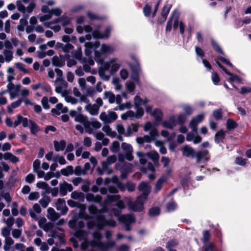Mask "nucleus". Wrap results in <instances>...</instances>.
<instances>
[{"label": "nucleus", "mask_w": 251, "mask_h": 251, "mask_svg": "<svg viewBox=\"0 0 251 251\" xmlns=\"http://www.w3.org/2000/svg\"><path fill=\"white\" fill-rule=\"evenodd\" d=\"M103 99L104 100H108L110 103H113L115 101V96L111 91H105L103 93Z\"/></svg>", "instance_id": "30"}, {"label": "nucleus", "mask_w": 251, "mask_h": 251, "mask_svg": "<svg viewBox=\"0 0 251 251\" xmlns=\"http://www.w3.org/2000/svg\"><path fill=\"white\" fill-rule=\"evenodd\" d=\"M47 211V218L51 221H55L59 218L60 215L55 211L53 208L50 207Z\"/></svg>", "instance_id": "27"}, {"label": "nucleus", "mask_w": 251, "mask_h": 251, "mask_svg": "<svg viewBox=\"0 0 251 251\" xmlns=\"http://www.w3.org/2000/svg\"><path fill=\"white\" fill-rule=\"evenodd\" d=\"M65 100L66 102L71 103L72 104H75L78 102V100L71 96H66Z\"/></svg>", "instance_id": "54"}, {"label": "nucleus", "mask_w": 251, "mask_h": 251, "mask_svg": "<svg viewBox=\"0 0 251 251\" xmlns=\"http://www.w3.org/2000/svg\"><path fill=\"white\" fill-rule=\"evenodd\" d=\"M74 173L76 176H80L81 175H85L86 172L84 171L83 169H82L80 166H77L75 167V170L74 171Z\"/></svg>", "instance_id": "55"}, {"label": "nucleus", "mask_w": 251, "mask_h": 251, "mask_svg": "<svg viewBox=\"0 0 251 251\" xmlns=\"http://www.w3.org/2000/svg\"><path fill=\"white\" fill-rule=\"evenodd\" d=\"M55 204L57 210L60 211L62 215H65L66 214L68 210V208L66 205V202L64 199H58Z\"/></svg>", "instance_id": "19"}, {"label": "nucleus", "mask_w": 251, "mask_h": 251, "mask_svg": "<svg viewBox=\"0 0 251 251\" xmlns=\"http://www.w3.org/2000/svg\"><path fill=\"white\" fill-rule=\"evenodd\" d=\"M50 198L48 197H45L39 201V203L43 208H46L50 202Z\"/></svg>", "instance_id": "52"}, {"label": "nucleus", "mask_w": 251, "mask_h": 251, "mask_svg": "<svg viewBox=\"0 0 251 251\" xmlns=\"http://www.w3.org/2000/svg\"><path fill=\"white\" fill-rule=\"evenodd\" d=\"M215 60L217 65H218V66L221 69H222L226 74H227V75H231V73L229 71H228L221 64V62H222L225 64V65L231 68H232L233 67V65L228 59L222 56H217L216 58H215Z\"/></svg>", "instance_id": "15"}, {"label": "nucleus", "mask_w": 251, "mask_h": 251, "mask_svg": "<svg viewBox=\"0 0 251 251\" xmlns=\"http://www.w3.org/2000/svg\"><path fill=\"white\" fill-rule=\"evenodd\" d=\"M139 191L142 194L138 196L134 201H129L128 206L131 210L134 211H141L144 208V202L150 193L151 187L150 185L144 181L141 182L138 187Z\"/></svg>", "instance_id": "5"}, {"label": "nucleus", "mask_w": 251, "mask_h": 251, "mask_svg": "<svg viewBox=\"0 0 251 251\" xmlns=\"http://www.w3.org/2000/svg\"><path fill=\"white\" fill-rule=\"evenodd\" d=\"M137 156L139 158L140 162L143 165H145L147 163V169L153 172L154 171L155 169L153 165L149 161L148 152L143 153L141 151H138L136 153Z\"/></svg>", "instance_id": "11"}, {"label": "nucleus", "mask_w": 251, "mask_h": 251, "mask_svg": "<svg viewBox=\"0 0 251 251\" xmlns=\"http://www.w3.org/2000/svg\"><path fill=\"white\" fill-rule=\"evenodd\" d=\"M100 64L101 65V66L99 70V75L102 80L108 81L111 75L110 74H106L105 72L106 71H109V70H106L104 68V64L103 63Z\"/></svg>", "instance_id": "26"}, {"label": "nucleus", "mask_w": 251, "mask_h": 251, "mask_svg": "<svg viewBox=\"0 0 251 251\" xmlns=\"http://www.w3.org/2000/svg\"><path fill=\"white\" fill-rule=\"evenodd\" d=\"M131 78L137 83L139 82V73L140 71V68L138 63H136L134 66H132Z\"/></svg>", "instance_id": "22"}, {"label": "nucleus", "mask_w": 251, "mask_h": 251, "mask_svg": "<svg viewBox=\"0 0 251 251\" xmlns=\"http://www.w3.org/2000/svg\"><path fill=\"white\" fill-rule=\"evenodd\" d=\"M65 61L63 57L60 55L54 56L52 59V65L56 67H61L65 65Z\"/></svg>", "instance_id": "24"}, {"label": "nucleus", "mask_w": 251, "mask_h": 251, "mask_svg": "<svg viewBox=\"0 0 251 251\" xmlns=\"http://www.w3.org/2000/svg\"><path fill=\"white\" fill-rule=\"evenodd\" d=\"M61 174L66 176L72 175L74 174V168L71 165L67 166L66 168H63L60 171Z\"/></svg>", "instance_id": "35"}, {"label": "nucleus", "mask_w": 251, "mask_h": 251, "mask_svg": "<svg viewBox=\"0 0 251 251\" xmlns=\"http://www.w3.org/2000/svg\"><path fill=\"white\" fill-rule=\"evenodd\" d=\"M85 108L91 115H97L99 113L100 108L96 104L92 105L88 103L85 106Z\"/></svg>", "instance_id": "25"}, {"label": "nucleus", "mask_w": 251, "mask_h": 251, "mask_svg": "<svg viewBox=\"0 0 251 251\" xmlns=\"http://www.w3.org/2000/svg\"><path fill=\"white\" fill-rule=\"evenodd\" d=\"M167 181V178L165 176H162L160 177L156 182L155 184V188L154 189V192L155 193H158L162 188V186L164 183Z\"/></svg>", "instance_id": "23"}, {"label": "nucleus", "mask_w": 251, "mask_h": 251, "mask_svg": "<svg viewBox=\"0 0 251 251\" xmlns=\"http://www.w3.org/2000/svg\"><path fill=\"white\" fill-rule=\"evenodd\" d=\"M102 130L106 133L107 136H109L110 137L114 138L117 135L116 132L112 131L111 128L108 125L104 126L102 128Z\"/></svg>", "instance_id": "34"}, {"label": "nucleus", "mask_w": 251, "mask_h": 251, "mask_svg": "<svg viewBox=\"0 0 251 251\" xmlns=\"http://www.w3.org/2000/svg\"><path fill=\"white\" fill-rule=\"evenodd\" d=\"M40 197L39 193L37 192L31 193L28 196V199L30 201L37 200Z\"/></svg>", "instance_id": "62"}, {"label": "nucleus", "mask_w": 251, "mask_h": 251, "mask_svg": "<svg viewBox=\"0 0 251 251\" xmlns=\"http://www.w3.org/2000/svg\"><path fill=\"white\" fill-rule=\"evenodd\" d=\"M211 43L212 47L216 51L222 54L223 55H225V53L223 52L222 49L216 41H215L214 39H211Z\"/></svg>", "instance_id": "43"}, {"label": "nucleus", "mask_w": 251, "mask_h": 251, "mask_svg": "<svg viewBox=\"0 0 251 251\" xmlns=\"http://www.w3.org/2000/svg\"><path fill=\"white\" fill-rule=\"evenodd\" d=\"M135 184L130 182H128L126 184H125V187L124 189H121L120 190L122 191H124L126 189H127L128 192H133L135 190Z\"/></svg>", "instance_id": "48"}, {"label": "nucleus", "mask_w": 251, "mask_h": 251, "mask_svg": "<svg viewBox=\"0 0 251 251\" xmlns=\"http://www.w3.org/2000/svg\"><path fill=\"white\" fill-rule=\"evenodd\" d=\"M117 118L118 116L116 113L114 111H109L107 114L103 112L100 115V119L104 124H111L115 121Z\"/></svg>", "instance_id": "12"}, {"label": "nucleus", "mask_w": 251, "mask_h": 251, "mask_svg": "<svg viewBox=\"0 0 251 251\" xmlns=\"http://www.w3.org/2000/svg\"><path fill=\"white\" fill-rule=\"evenodd\" d=\"M121 147L125 152L126 158L128 161H131L133 159V156L132 154L133 148L131 145L126 143H123Z\"/></svg>", "instance_id": "17"}, {"label": "nucleus", "mask_w": 251, "mask_h": 251, "mask_svg": "<svg viewBox=\"0 0 251 251\" xmlns=\"http://www.w3.org/2000/svg\"><path fill=\"white\" fill-rule=\"evenodd\" d=\"M111 151L113 152H117L120 150V143L118 141H115L112 143L110 148Z\"/></svg>", "instance_id": "49"}, {"label": "nucleus", "mask_w": 251, "mask_h": 251, "mask_svg": "<svg viewBox=\"0 0 251 251\" xmlns=\"http://www.w3.org/2000/svg\"><path fill=\"white\" fill-rule=\"evenodd\" d=\"M160 213V209L158 207H152L149 211V214L151 216H156Z\"/></svg>", "instance_id": "60"}, {"label": "nucleus", "mask_w": 251, "mask_h": 251, "mask_svg": "<svg viewBox=\"0 0 251 251\" xmlns=\"http://www.w3.org/2000/svg\"><path fill=\"white\" fill-rule=\"evenodd\" d=\"M162 125L164 127L173 129L176 126L175 117L174 116L170 117L168 120H165L162 122Z\"/></svg>", "instance_id": "21"}, {"label": "nucleus", "mask_w": 251, "mask_h": 251, "mask_svg": "<svg viewBox=\"0 0 251 251\" xmlns=\"http://www.w3.org/2000/svg\"><path fill=\"white\" fill-rule=\"evenodd\" d=\"M53 161L54 162H58L61 165H64L66 164V161L64 157L59 155H55L53 158Z\"/></svg>", "instance_id": "50"}, {"label": "nucleus", "mask_w": 251, "mask_h": 251, "mask_svg": "<svg viewBox=\"0 0 251 251\" xmlns=\"http://www.w3.org/2000/svg\"><path fill=\"white\" fill-rule=\"evenodd\" d=\"M83 125L85 131L89 134H91L93 131V129L92 128V122H90L88 121V119L82 124Z\"/></svg>", "instance_id": "44"}, {"label": "nucleus", "mask_w": 251, "mask_h": 251, "mask_svg": "<svg viewBox=\"0 0 251 251\" xmlns=\"http://www.w3.org/2000/svg\"><path fill=\"white\" fill-rule=\"evenodd\" d=\"M85 205H82L80 213L81 218L84 220H88L87 226L89 229L96 227L99 229H102L105 226L114 227L116 223L113 220H108L105 218L108 214L107 208L104 206L100 209H98L94 205L92 204L88 206V211L91 215L85 213L84 210Z\"/></svg>", "instance_id": "1"}, {"label": "nucleus", "mask_w": 251, "mask_h": 251, "mask_svg": "<svg viewBox=\"0 0 251 251\" xmlns=\"http://www.w3.org/2000/svg\"><path fill=\"white\" fill-rule=\"evenodd\" d=\"M87 119V116L83 115L81 113H78V116L75 117V121L83 124Z\"/></svg>", "instance_id": "53"}, {"label": "nucleus", "mask_w": 251, "mask_h": 251, "mask_svg": "<svg viewBox=\"0 0 251 251\" xmlns=\"http://www.w3.org/2000/svg\"><path fill=\"white\" fill-rule=\"evenodd\" d=\"M151 115L157 122H161L162 120L163 114L161 111L158 109H155L151 113Z\"/></svg>", "instance_id": "37"}, {"label": "nucleus", "mask_w": 251, "mask_h": 251, "mask_svg": "<svg viewBox=\"0 0 251 251\" xmlns=\"http://www.w3.org/2000/svg\"><path fill=\"white\" fill-rule=\"evenodd\" d=\"M238 124L235 121L231 119H227L226 121V127L228 130H233L236 128Z\"/></svg>", "instance_id": "39"}, {"label": "nucleus", "mask_w": 251, "mask_h": 251, "mask_svg": "<svg viewBox=\"0 0 251 251\" xmlns=\"http://www.w3.org/2000/svg\"><path fill=\"white\" fill-rule=\"evenodd\" d=\"M55 92L57 93H63L66 90L68 83L63 79L56 78L55 81Z\"/></svg>", "instance_id": "16"}, {"label": "nucleus", "mask_w": 251, "mask_h": 251, "mask_svg": "<svg viewBox=\"0 0 251 251\" xmlns=\"http://www.w3.org/2000/svg\"><path fill=\"white\" fill-rule=\"evenodd\" d=\"M3 55H4L5 60L6 62H9L11 61L13 58V52L11 50H4L3 51Z\"/></svg>", "instance_id": "41"}, {"label": "nucleus", "mask_w": 251, "mask_h": 251, "mask_svg": "<svg viewBox=\"0 0 251 251\" xmlns=\"http://www.w3.org/2000/svg\"><path fill=\"white\" fill-rule=\"evenodd\" d=\"M3 158L5 160H9L11 162L14 163L18 162L19 161L17 157L10 152H6L3 154Z\"/></svg>", "instance_id": "36"}, {"label": "nucleus", "mask_w": 251, "mask_h": 251, "mask_svg": "<svg viewBox=\"0 0 251 251\" xmlns=\"http://www.w3.org/2000/svg\"><path fill=\"white\" fill-rule=\"evenodd\" d=\"M149 159L151 160L154 163L157 162L159 159V154L156 152H148Z\"/></svg>", "instance_id": "45"}, {"label": "nucleus", "mask_w": 251, "mask_h": 251, "mask_svg": "<svg viewBox=\"0 0 251 251\" xmlns=\"http://www.w3.org/2000/svg\"><path fill=\"white\" fill-rule=\"evenodd\" d=\"M41 209L40 206L38 203H35L33 206L32 209L29 210V213L31 218L35 221H38V216L35 213L39 214L41 213Z\"/></svg>", "instance_id": "20"}, {"label": "nucleus", "mask_w": 251, "mask_h": 251, "mask_svg": "<svg viewBox=\"0 0 251 251\" xmlns=\"http://www.w3.org/2000/svg\"><path fill=\"white\" fill-rule=\"evenodd\" d=\"M118 195H108L104 201L106 205L113 204L114 207L112 208L113 214L118 217L119 220L124 224H131L135 222V218L131 214L123 215L120 216L122 209L124 208L123 201H119Z\"/></svg>", "instance_id": "3"}, {"label": "nucleus", "mask_w": 251, "mask_h": 251, "mask_svg": "<svg viewBox=\"0 0 251 251\" xmlns=\"http://www.w3.org/2000/svg\"><path fill=\"white\" fill-rule=\"evenodd\" d=\"M111 181L115 185H117L120 189L124 188L125 184L120 182L117 176H114L112 177Z\"/></svg>", "instance_id": "47"}, {"label": "nucleus", "mask_w": 251, "mask_h": 251, "mask_svg": "<svg viewBox=\"0 0 251 251\" xmlns=\"http://www.w3.org/2000/svg\"><path fill=\"white\" fill-rule=\"evenodd\" d=\"M213 116L214 117V118L217 120L221 119L222 117L221 110L216 109L214 110L213 112Z\"/></svg>", "instance_id": "57"}, {"label": "nucleus", "mask_w": 251, "mask_h": 251, "mask_svg": "<svg viewBox=\"0 0 251 251\" xmlns=\"http://www.w3.org/2000/svg\"><path fill=\"white\" fill-rule=\"evenodd\" d=\"M170 8L171 6L170 5H167L164 6L161 13V17L162 18V20H160L158 21V22L160 24H162L166 20L167 16L169 13Z\"/></svg>", "instance_id": "32"}, {"label": "nucleus", "mask_w": 251, "mask_h": 251, "mask_svg": "<svg viewBox=\"0 0 251 251\" xmlns=\"http://www.w3.org/2000/svg\"><path fill=\"white\" fill-rule=\"evenodd\" d=\"M69 227L75 230V235L76 237L81 239L86 236V232L83 230H77V221L75 220H70L68 223Z\"/></svg>", "instance_id": "14"}, {"label": "nucleus", "mask_w": 251, "mask_h": 251, "mask_svg": "<svg viewBox=\"0 0 251 251\" xmlns=\"http://www.w3.org/2000/svg\"><path fill=\"white\" fill-rule=\"evenodd\" d=\"M100 42L96 41L94 43L86 42L85 43V54L89 57L92 51H95V59L99 63H103L106 56L108 54L112 53L114 51V48L112 46L102 44L100 47V51L95 50L100 46Z\"/></svg>", "instance_id": "2"}, {"label": "nucleus", "mask_w": 251, "mask_h": 251, "mask_svg": "<svg viewBox=\"0 0 251 251\" xmlns=\"http://www.w3.org/2000/svg\"><path fill=\"white\" fill-rule=\"evenodd\" d=\"M94 240H88L87 233L84 238H81L83 242L81 243V248L83 250H88L89 251H107V248L101 241V235L99 231H96L92 234Z\"/></svg>", "instance_id": "4"}, {"label": "nucleus", "mask_w": 251, "mask_h": 251, "mask_svg": "<svg viewBox=\"0 0 251 251\" xmlns=\"http://www.w3.org/2000/svg\"><path fill=\"white\" fill-rule=\"evenodd\" d=\"M60 22H62V25L63 26H65L69 25L71 23V20L68 17L62 16L60 17Z\"/></svg>", "instance_id": "61"}, {"label": "nucleus", "mask_w": 251, "mask_h": 251, "mask_svg": "<svg viewBox=\"0 0 251 251\" xmlns=\"http://www.w3.org/2000/svg\"><path fill=\"white\" fill-rule=\"evenodd\" d=\"M148 102L147 99H142L139 96H136L134 98V105L136 112L129 110L121 115V118L126 120L128 118L131 119H140L144 115V111L141 105H145Z\"/></svg>", "instance_id": "6"}, {"label": "nucleus", "mask_w": 251, "mask_h": 251, "mask_svg": "<svg viewBox=\"0 0 251 251\" xmlns=\"http://www.w3.org/2000/svg\"><path fill=\"white\" fill-rule=\"evenodd\" d=\"M1 235L5 238L9 237L10 234V228L7 227H3L1 228Z\"/></svg>", "instance_id": "63"}, {"label": "nucleus", "mask_w": 251, "mask_h": 251, "mask_svg": "<svg viewBox=\"0 0 251 251\" xmlns=\"http://www.w3.org/2000/svg\"><path fill=\"white\" fill-rule=\"evenodd\" d=\"M42 104L45 109H48L50 108V106L49 104V100L47 97H44L41 100Z\"/></svg>", "instance_id": "59"}, {"label": "nucleus", "mask_w": 251, "mask_h": 251, "mask_svg": "<svg viewBox=\"0 0 251 251\" xmlns=\"http://www.w3.org/2000/svg\"><path fill=\"white\" fill-rule=\"evenodd\" d=\"M182 154L186 157H190L191 158L195 157L197 162L199 163L202 161L203 162H207L209 157L208 156L209 152L207 150H203L196 152L193 148L188 146H185L182 149Z\"/></svg>", "instance_id": "7"}, {"label": "nucleus", "mask_w": 251, "mask_h": 251, "mask_svg": "<svg viewBox=\"0 0 251 251\" xmlns=\"http://www.w3.org/2000/svg\"><path fill=\"white\" fill-rule=\"evenodd\" d=\"M86 199L88 201L97 203H100L102 201V197L100 195L95 196L91 193L87 194Z\"/></svg>", "instance_id": "28"}, {"label": "nucleus", "mask_w": 251, "mask_h": 251, "mask_svg": "<svg viewBox=\"0 0 251 251\" xmlns=\"http://www.w3.org/2000/svg\"><path fill=\"white\" fill-rule=\"evenodd\" d=\"M20 84L14 85L13 83H8L7 85V92H19L20 87Z\"/></svg>", "instance_id": "38"}, {"label": "nucleus", "mask_w": 251, "mask_h": 251, "mask_svg": "<svg viewBox=\"0 0 251 251\" xmlns=\"http://www.w3.org/2000/svg\"><path fill=\"white\" fill-rule=\"evenodd\" d=\"M71 198L75 200H78L80 201H83L84 199V194L82 192H77L75 191L73 192L71 194Z\"/></svg>", "instance_id": "40"}, {"label": "nucleus", "mask_w": 251, "mask_h": 251, "mask_svg": "<svg viewBox=\"0 0 251 251\" xmlns=\"http://www.w3.org/2000/svg\"><path fill=\"white\" fill-rule=\"evenodd\" d=\"M176 207V203L172 201L169 202H168L167 204V209L169 211H171L174 210Z\"/></svg>", "instance_id": "58"}, {"label": "nucleus", "mask_w": 251, "mask_h": 251, "mask_svg": "<svg viewBox=\"0 0 251 251\" xmlns=\"http://www.w3.org/2000/svg\"><path fill=\"white\" fill-rule=\"evenodd\" d=\"M29 124H30L29 128L31 133L33 135H36L40 130L39 126L35 122L31 120H29Z\"/></svg>", "instance_id": "31"}, {"label": "nucleus", "mask_w": 251, "mask_h": 251, "mask_svg": "<svg viewBox=\"0 0 251 251\" xmlns=\"http://www.w3.org/2000/svg\"><path fill=\"white\" fill-rule=\"evenodd\" d=\"M126 86L127 90L129 92H133L135 88V84L131 81H127L126 84Z\"/></svg>", "instance_id": "56"}, {"label": "nucleus", "mask_w": 251, "mask_h": 251, "mask_svg": "<svg viewBox=\"0 0 251 251\" xmlns=\"http://www.w3.org/2000/svg\"><path fill=\"white\" fill-rule=\"evenodd\" d=\"M225 138V132L220 130L218 131L215 136V142L217 144H219L220 142H223V140Z\"/></svg>", "instance_id": "33"}, {"label": "nucleus", "mask_w": 251, "mask_h": 251, "mask_svg": "<svg viewBox=\"0 0 251 251\" xmlns=\"http://www.w3.org/2000/svg\"><path fill=\"white\" fill-rule=\"evenodd\" d=\"M59 187L60 195L62 197L66 196L68 192H71L73 189L72 184L68 183L66 181L60 183Z\"/></svg>", "instance_id": "18"}, {"label": "nucleus", "mask_w": 251, "mask_h": 251, "mask_svg": "<svg viewBox=\"0 0 251 251\" xmlns=\"http://www.w3.org/2000/svg\"><path fill=\"white\" fill-rule=\"evenodd\" d=\"M59 231H63V229L60 227L54 229L51 231L49 236L50 237H52L54 239H58V241L56 242V244H64L65 243L64 234L63 233L59 232Z\"/></svg>", "instance_id": "13"}, {"label": "nucleus", "mask_w": 251, "mask_h": 251, "mask_svg": "<svg viewBox=\"0 0 251 251\" xmlns=\"http://www.w3.org/2000/svg\"><path fill=\"white\" fill-rule=\"evenodd\" d=\"M177 244V242L175 240L169 241L166 244V248L169 251H176V250L174 249V248L176 246Z\"/></svg>", "instance_id": "42"}, {"label": "nucleus", "mask_w": 251, "mask_h": 251, "mask_svg": "<svg viewBox=\"0 0 251 251\" xmlns=\"http://www.w3.org/2000/svg\"><path fill=\"white\" fill-rule=\"evenodd\" d=\"M104 68L109 70L110 75H113L120 69L121 64L119 60L117 58H113L109 59L106 62H103Z\"/></svg>", "instance_id": "10"}, {"label": "nucleus", "mask_w": 251, "mask_h": 251, "mask_svg": "<svg viewBox=\"0 0 251 251\" xmlns=\"http://www.w3.org/2000/svg\"><path fill=\"white\" fill-rule=\"evenodd\" d=\"M130 247L126 244H122L117 248V251H129Z\"/></svg>", "instance_id": "64"}, {"label": "nucleus", "mask_w": 251, "mask_h": 251, "mask_svg": "<svg viewBox=\"0 0 251 251\" xmlns=\"http://www.w3.org/2000/svg\"><path fill=\"white\" fill-rule=\"evenodd\" d=\"M204 116L203 114L198 115L190 121L189 127L192 129V132L187 134L186 140L187 141H193L195 144H198L201 141V138L197 134V126L203 120Z\"/></svg>", "instance_id": "8"}, {"label": "nucleus", "mask_w": 251, "mask_h": 251, "mask_svg": "<svg viewBox=\"0 0 251 251\" xmlns=\"http://www.w3.org/2000/svg\"><path fill=\"white\" fill-rule=\"evenodd\" d=\"M84 30L87 33L92 32V36L94 38L102 39L109 36L112 30V27L110 26L106 27L103 33H101L97 30L92 31V28L88 25L84 26V28L80 25L77 26L76 27V30L79 33H82Z\"/></svg>", "instance_id": "9"}, {"label": "nucleus", "mask_w": 251, "mask_h": 251, "mask_svg": "<svg viewBox=\"0 0 251 251\" xmlns=\"http://www.w3.org/2000/svg\"><path fill=\"white\" fill-rule=\"evenodd\" d=\"M16 5L17 7V9L19 11L21 12V13L24 14L26 13V7L22 3V1L21 0H17Z\"/></svg>", "instance_id": "46"}, {"label": "nucleus", "mask_w": 251, "mask_h": 251, "mask_svg": "<svg viewBox=\"0 0 251 251\" xmlns=\"http://www.w3.org/2000/svg\"><path fill=\"white\" fill-rule=\"evenodd\" d=\"M36 186L39 188L45 189L47 193H49V192L48 191V189H50V187L46 182L39 181L37 183Z\"/></svg>", "instance_id": "51"}, {"label": "nucleus", "mask_w": 251, "mask_h": 251, "mask_svg": "<svg viewBox=\"0 0 251 251\" xmlns=\"http://www.w3.org/2000/svg\"><path fill=\"white\" fill-rule=\"evenodd\" d=\"M53 145L55 151H62L65 149L66 147V143L64 140H61L59 142L55 140L53 141Z\"/></svg>", "instance_id": "29"}]
</instances>
